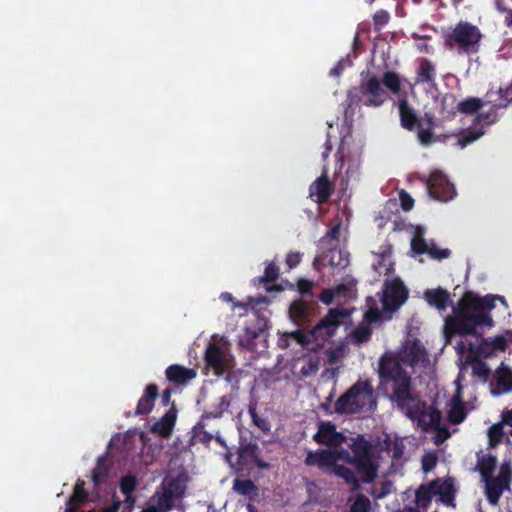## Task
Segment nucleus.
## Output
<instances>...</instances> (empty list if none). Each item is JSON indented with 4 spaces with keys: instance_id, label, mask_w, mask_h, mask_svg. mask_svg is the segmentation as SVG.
Masks as SVG:
<instances>
[{
    "instance_id": "58836bf2",
    "label": "nucleus",
    "mask_w": 512,
    "mask_h": 512,
    "mask_svg": "<svg viewBox=\"0 0 512 512\" xmlns=\"http://www.w3.org/2000/svg\"><path fill=\"white\" fill-rule=\"evenodd\" d=\"M417 132V138L419 142L424 145H430L435 141L434 133L432 128L423 127L422 122L419 123Z\"/></svg>"
},
{
    "instance_id": "338daca9",
    "label": "nucleus",
    "mask_w": 512,
    "mask_h": 512,
    "mask_svg": "<svg viewBox=\"0 0 512 512\" xmlns=\"http://www.w3.org/2000/svg\"><path fill=\"white\" fill-rule=\"evenodd\" d=\"M194 431L197 435H202L201 440L205 443H209L212 440V435L204 429H197L194 427Z\"/></svg>"
},
{
    "instance_id": "37998d69",
    "label": "nucleus",
    "mask_w": 512,
    "mask_h": 512,
    "mask_svg": "<svg viewBox=\"0 0 512 512\" xmlns=\"http://www.w3.org/2000/svg\"><path fill=\"white\" fill-rule=\"evenodd\" d=\"M449 421L453 424H460L466 418V411L462 404L454 405L448 414Z\"/></svg>"
},
{
    "instance_id": "864d4df0",
    "label": "nucleus",
    "mask_w": 512,
    "mask_h": 512,
    "mask_svg": "<svg viewBox=\"0 0 512 512\" xmlns=\"http://www.w3.org/2000/svg\"><path fill=\"white\" fill-rule=\"evenodd\" d=\"M512 470L509 462L503 463L500 466L499 475L496 477L498 480L502 481L504 484L510 485Z\"/></svg>"
},
{
    "instance_id": "ea45409f",
    "label": "nucleus",
    "mask_w": 512,
    "mask_h": 512,
    "mask_svg": "<svg viewBox=\"0 0 512 512\" xmlns=\"http://www.w3.org/2000/svg\"><path fill=\"white\" fill-rule=\"evenodd\" d=\"M311 334V330H296L291 332L289 337L294 339L297 343L306 346L314 342V338Z\"/></svg>"
},
{
    "instance_id": "5701e85b",
    "label": "nucleus",
    "mask_w": 512,
    "mask_h": 512,
    "mask_svg": "<svg viewBox=\"0 0 512 512\" xmlns=\"http://www.w3.org/2000/svg\"><path fill=\"white\" fill-rule=\"evenodd\" d=\"M230 406V401L227 396L220 397L218 405L209 411H205L198 423L196 424L197 429H204L206 427V420L209 419H218L221 418L226 410H228Z\"/></svg>"
},
{
    "instance_id": "6e6d98bb",
    "label": "nucleus",
    "mask_w": 512,
    "mask_h": 512,
    "mask_svg": "<svg viewBox=\"0 0 512 512\" xmlns=\"http://www.w3.org/2000/svg\"><path fill=\"white\" fill-rule=\"evenodd\" d=\"M382 318V313L377 307H369L365 312L364 319L367 323H376Z\"/></svg>"
},
{
    "instance_id": "c85d7f7f",
    "label": "nucleus",
    "mask_w": 512,
    "mask_h": 512,
    "mask_svg": "<svg viewBox=\"0 0 512 512\" xmlns=\"http://www.w3.org/2000/svg\"><path fill=\"white\" fill-rule=\"evenodd\" d=\"M496 467L497 459L491 454L484 455L478 459L477 468L483 480L493 477Z\"/></svg>"
},
{
    "instance_id": "aec40b11",
    "label": "nucleus",
    "mask_w": 512,
    "mask_h": 512,
    "mask_svg": "<svg viewBox=\"0 0 512 512\" xmlns=\"http://www.w3.org/2000/svg\"><path fill=\"white\" fill-rule=\"evenodd\" d=\"M512 390V370L509 367L502 366L496 371L495 388L492 390L494 395L507 393Z\"/></svg>"
},
{
    "instance_id": "603ef678",
    "label": "nucleus",
    "mask_w": 512,
    "mask_h": 512,
    "mask_svg": "<svg viewBox=\"0 0 512 512\" xmlns=\"http://www.w3.org/2000/svg\"><path fill=\"white\" fill-rule=\"evenodd\" d=\"M399 200L401 208L406 212L410 211L414 206V199L405 190L400 191Z\"/></svg>"
},
{
    "instance_id": "393cba45",
    "label": "nucleus",
    "mask_w": 512,
    "mask_h": 512,
    "mask_svg": "<svg viewBox=\"0 0 512 512\" xmlns=\"http://www.w3.org/2000/svg\"><path fill=\"white\" fill-rule=\"evenodd\" d=\"M87 497L88 494L85 490V482L79 479L76 482L73 494L67 503V512H76L80 505L87 500Z\"/></svg>"
},
{
    "instance_id": "6ab92c4d",
    "label": "nucleus",
    "mask_w": 512,
    "mask_h": 512,
    "mask_svg": "<svg viewBox=\"0 0 512 512\" xmlns=\"http://www.w3.org/2000/svg\"><path fill=\"white\" fill-rule=\"evenodd\" d=\"M401 126L409 131L414 130L418 124V117L412 107L408 104L407 98L403 97L398 101Z\"/></svg>"
},
{
    "instance_id": "e2e57ef3",
    "label": "nucleus",
    "mask_w": 512,
    "mask_h": 512,
    "mask_svg": "<svg viewBox=\"0 0 512 512\" xmlns=\"http://www.w3.org/2000/svg\"><path fill=\"white\" fill-rule=\"evenodd\" d=\"M336 297H346L350 292V287L347 284L341 283L333 288Z\"/></svg>"
},
{
    "instance_id": "473e14b6",
    "label": "nucleus",
    "mask_w": 512,
    "mask_h": 512,
    "mask_svg": "<svg viewBox=\"0 0 512 512\" xmlns=\"http://www.w3.org/2000/svg\"><path fill=\"white\" fill-rule=\"evenodd\" d=\"M257 401H250L248 405V413L251 417L252 423L260 429L263 433H269L271 429V425L269 421L265 418H262L257 413Z\"/></svg>"
},
{
    "instance_id": "de8ad7c7",
    "label": "nucleus",
    "mask_w": 512,
    "mask_h": 512,
    "mask_svg": "<svg viewBox=\"0 0 512 512\" xmlns=\"http://www.w3.org/2000/svg\"><path fill=\"white\" fill-rule=\"evenodd\" d=\"M503 436L502 424H494L489 428V443L490 446H496L500 443Z\"/></svg>"
},
{
    "instance_id": "a211bd4d",
    "label": "nucleus",
    "mask_w": 512,
    "mask_h": 512,
    "mask_svg": "<svg viewBox=\"0 0 512 512\" xmlns=\"http://www.w3.org/2000/svg\"><path fill=\"white\" fill-rule=\"evenodd\" d=\"M158 395V387L156 384H149L144 391V394L139 399L135 411V415H147L153 407L154 401Z\"/></svg>"
},
{
    "instance_id": "49530a36",
    "label": "nucleus",
    "mask_w": 512,
    "mask_h": 512,
    "mask_svg": "<svg viewBox=\"0 0 512 512\" xmlns=\"http://www.w3.org/2000/svg\"><path fill=\"white\" fill-rule=\"evenodd\" d=\"M482 343L488 344V340L482 339ZM489 345H491L492 351H501V352L506 351V349L508 347L506 338L501 335L491 338Z\"/></svg>"
},
{
    "instance_id": "680f3d73",
    "label": "nucleus",
    "mask_w": 512,
    "mask_h": 512,
    "mask_svg": "<svg viewBox=\"0 0 512 512\" xmlns=\"http://www.w3.org/2000/svg\"><path fill=\"white\" fill-rule=\"evenodd\" d=\"M389 14L387 11L385 10H379L377 11L375 14H374V24L375 25H379V26H383L385 24L388 23L389 21Z\"/></svg>"
},
{
    "instance_id": "b1692460",
    "label": "nucleus",
    "mask_w": 512,
    "mask_h": 512,
    "mask_svg": "<svg viewBox=\"0 0 512 512\" xmlns=\"http://www.w3.org/2000/svg\"><path fill=\"white\" fill-rule=\"evenodd\" d=\"M417 79L419 83L434 85L436 80L435 65L428 59H422L417 69Z\"/></svg>"
},
{
    "instance_id": "6e6552de",
    "label": "nucleus",
    "mask_w": 512,
    "mask_h": 512,
    "mask_svg": "<svg viewBox=\"0 0 512 512\" xmlns=\"http://www.w3.org/2000/svg\"><path fill=\"white\" fill-rule=\"evenodd\" d=\"M348 316L345 309L332 308L311 330L314 342H325L336 334L342 321Z\"/></svg>"
},
{
    "instance_id": "e433bc0d",
    "label": "nucleus",
    "mask_w": 512,
    "mask_h": 512,
    "mask_svg": "<svg viewBox=\"0 0 512 512\" xmlns=\"http://www.w3.org/2000/svg\"><path fill=\"white\" fill-rule=\"evenodd\" d=\"M383 85L393 94H398L401 90V80L399 75L394 71H387L382 77Z\"/></svg>"
},
{
    "instance_id": "7c9ffc66",
    "label": "nucleus",
    "mask_w": 512,
    "mask_h": 512,
    "mask_svg": "<svg viewBox=\"0 0 512 512\" xmlns=\"http://www.w3.org/2000/svg\"><path fill=\"white\" fill-rule=\"evenodd\" d=\"M485 133L483 128L480 129H474V128H467L462 130L457 135V145L460 148H465L467 145L473 143L474 141L478 140L481 136H483Z\"/></svg>"
},
{
    "instance_id": "69168bd1",
    "label": "nucleus",
    "mask_w": 512,
    "mask_h": 512,
    "mask_svg": "<svg viewBox=\"0 0 512 512\" xmlns=\"http://www.w3.org/2000/svg\"><path fill=\"white\" fill-rule=\"evenodd\" d=\"M392 483L390 481H385L382 483L381 491L376 496V498H383L391 492Z\"/></svg>"
},
{
    "instance_id": "a878e982",
    "label": "nucleus",
    "mask_w": 512,
    "mask_h": 512,
    "mask_svg": "<svg viewBox=\"0 0 512 512\" xmlns=\"http://www.w3.org/2000/svg\"><path fill=\"white\" fill-rule=\"evenodd\" d=\"M291 319L297 323H305L310 319V307L303 300H295L289 307Z\"/></svg>"
},
{
    "instance_id": "5fc2aeb1",
    "label": "nucleus",
    "mask_w": 512,
    "mask_h": 512,
    "mask_svg": "<svg viewBox=\"0 0 512 512\" xmlns=\"http://www.w3.org/2000/svg\"><path fill=\"white\" fill-rule=\"evenodd\" d=\"M344 357V349L342 346L331 348L327 351V358L330 364H336Z\"/></svg>"
},
{
    "instance_id": "09e8293b",
    "label": "nucleus",
    "mask_w": 512,
    "mask_h": 512,
    "mask_svg": "<svg viewBox=\"0 0 512 512\" xmlns=\"http://www.w3.org/2000/svg\"><path fill=\"white\" fill-rule=\"evenodd\" d=\"M427 254L432 259L443 260L450 256L451 251L447 248L440 249L436 246V244L432 243L427 251Z\"/></svg>"
},
{
    "instance_id": "f03ea898",
    "label": "nucleus",
    "mask_w": 512,
    "mask_h": 512,
    "mask_svg": "<svg viewBox=\"0 0 512 512\" xmlns=\"http://www.w3.org/2000/svg\"><path fill=\"white\" fill-rule=\"evenodd\" d=\"M380 387L384 394L409 417L418 407L419 397L412 389L411 377L395 355L384 354L379 360Z\"/></svg>"
},
{
    "instance_id": "4c0bfd02",
    "label": "nucleus",
    "mask_w": 512,
    "mask_h": 512,
    "mask_svg": "<svg viewBox=\"0 0 512 512\" xmlns=\"http://www.w3.org/2000/svg\"><path fill=\"white\" fill-rule=\"evenodd\" d=\"M372 335V329L368 324H360L353 332L352 337L358 344L365 343L370 340Z\"/></svg>"
},
{
    "instance_id": "7ed1b4c3",
    "label": "nucleus",
    "mask_w": 512,
    "mask_h": 512,
    "mask_svg": "<svg viewBox=\"0 0 512 512\" xmlns=\"http://www.w3.org/2000/svg\"><path fill=\"white\" fill-rule=\"evenodd\" d=\"M376 406L371 380H357L334 404V412L340 415H354Z\"/></svg>"
},
{
    "instance_id": "4be33fe9",
    "label": "nucleus",
    "mask_w": 512,
    "mask_h": 512,
    "mask_svg": "<svg viewBox=\"0 0 512 512\" xmlns=\"http://www.w3.org/2000/svg\"><path fill=\"white\" fill-rule=\"evenodd\" d=\"M176 421V414L172 411L165 413L157 422L152 426V432L158 434L163 438L170 437Z\"/></svg>"
},
{
    "instance_id": "79ce46f5",
    "label": "nucleus",
    "mask_w": 512,
    "mask_h": 512,
    "mask_svg": "<svg viewBox=\"0 0 512 512\" xmlns=\"http://www.w3.org/2000/svg\"><path fill=\"white\" fill-rule=\"evenodd\" d=\"M371 509V502L369 498L363 494L356 497L351 506V512H369Z\"/></svg>"
},
{
    "instance_id": "f3484780",
    "label": "nucleus",
    "mask_w": 512,
    "mask_h": 512,
    "mask_svg": "<svg viewBox=\"0 0 512 512\" xmlns=\"http://www.w3.org/2000/svg\"><path fill=\"white\" fill-rule=\"evenodd\" d=\"M424 299L430 306L444 311L451 304L450 294L442 288L428 289L424 292Z\"/></svg>"
},
{
    "instance_id": "0e129e2a",
    "label": "nucleus",
    "mask_w": 512,
    "mask_h": 512,
    "mask_svg": "<svg viewBox=\"0 0 512 512\" xmlns=\"http://www.w3.org/2000/svg\"><path fill=\"white\" fill-rule=\"evenodd\" d=\"M420 122H422L423 127L426 126V128H432L433 129L434 126H435V123H436V118L432 114L425 113L424 117L421 120H418V124Z\"/></svg>"
},
{
    "instance_id": "f8f14e48",
    "label": "nucleus",
    "mask_w": 512,
    "mask_h": 512,
    "mask_svg": "<svg viewBox=\"0 0 512 512\" xmlns=\"http://www.w3.org/2000/svg\"><path fill=\"white\" fill-rule=\"evenodd\" d=\"M334 184L329 180L327 170L323 169L321 176H319L309 187V195L315 198L318 204L326 203L334 193Z\"/></svg>"
},
{
    "instance_id": "052dcab7",
    "label": "nucleus",
    "mask_w": 512,
    "mask_h": 512,
    "mask_svg": "<svg viewBox=\"0 0 512 512\" xmlns=\"http://www.w3.org/2000/svg\"><path fill=\"white\" fill-rule=\"evenodd\" d=\"M336 297L333 288L324 289L319 295V300L325 305L332 304L334 298Z\"/></svg>"
},
{
    "instance_id": "13d9d810",
    "label": "nucleus",
    "mask_w": 512,
    "mask_h": 512,
    "mask_svg": "<svg viewBox=\"0 0 512 512\" xmlns=\"http://www.w3.org/2000/svg\"><path fill=\"white\" fill-rule=\"evenodd\" d=\"M313 281L309 279L301 278L297 281V288L300 294L307 295L311 293V290L313 288Z\"/></svg>"
},
{
    "instance_id": "9b49d317",
    "label": "nucleus",
    "mask_w": 512,
    "mask_h": 512,
    "mask_svg": "<svg viewBox=\"0 0 512 512\" xmlns=\"http://www.w3.org/2000/svg\"><path fill=\"white\" fill-rule=\"evenodd\" d=\"M341 458V453L337 451L319 449L309 451L304 460L307 466H317L320 469H333L336 462Z\"/></svg>"
},
{
    "instance_id": "4468645a",
    "label": "nucleus",
    "mask_w": 512,
    "mask_h": 512,
    "mask_svg": "<svg viewBox=\"0 0 512 512\" xmlns=\"http://www.w3.org/2000/svg\"><path fill=\"white\" fill-rule=\"evenodd\" d=\"M164 492L159 500L160 506H165L167 509H171L173 500L181 499L185 495V485L179 477L165 480L163 482Z\"/></svg>"
},
{
    "instance_id": "dca6fc26",
    "label": "nucleus",
    "mask_w": 512,
    "mask_h": 512,
    "mask_svg": "<svg viewBox=\"0 0 512 512\" xmlns=\"http://www.w3.org/2000/svg\"><path fill=\"white\" fill-rule=\"evenodd\" d=\"M166 378L175 384H185L197 376L193 368H186L178 364H172L165 371Z\"/></svg>"
},
{
    "instance_id": "f257e3e1",
    "label": "nucleus",
    "mask_w": 512,
    "mask_h": 512,
    "mask_svg": "<svg viewBox=\"0 0 512 512\" xmlns=\"http://www.w3.org/2000/svg\"><path fill=\"white\" fill-rule=\"evenodd\" d=\"M499 299L505 302L504 297L486 295L480 297L473 292H467L453 307L452 315L445 319V337L450 340L452 337L480 335L477 332L479 327H492L494 321L490 311L495 307V301Z\"/></svg>"
},
{
    "instance_id": "72a5a7b5",
    "label": "nucleus",
    "mask_w": 512,
    "mask_h": 512,
    "mask_svg": "<svg viewBox=\"0 0 512 512\" xmlns=\"http://www.w3.org/2000/svg\"><path fill=\"white\" fill-rule=\"evenodd\" d=\"M484 105V102L480 98L468 97L458 103L457 109L459 112L472 115L478 112Z\"/></svg>"
},
{
    "instance_id": "0eeeda50",
    "label": "nucleus",
    "mask_w": 512,
    "mask_h": 512,
    "mask_svg": "<svg viewBox=\"0 0 512 512\" xmlns=\"http://www.w3.org/2000/svg\"><path fill=\"white\" fill-rule=\"evenodd\" d=\"M205 366L216 376L230 372L235 366L234 357L229 349L216 343H209L204 355Z\"/></svg>"
},
{
    "instance_id": "f704fd0d",
    "label": "nucleus",
    "mask_w": 512,
    "mask_h": 512,
    "mask_svg": "<svg viewBox=\"0 0 512 512\" xmlns=\"http://www.w3.org/2000/svg\"><path fill=\"white\" fill-rule=\"evenodd\" d=\"M233 489L240 495H251L256 494L258 491V487L255 483L250 479L241 480L236 478L233 482Z\"/></svg>"
},
{
    "instance_id": "2eb2a0df",
    "label": "nucleus",
    "mask_w": 512,
    "mask_h": 512,
    "mask_svg": "<svg viewBox=\"0 0 512 512\" xmlns=\"http://www.w3.org/2000/svg\"><path fill=\"white\" fill-rule=\"evenodd\" d=\"M486 102L491 103L492 107L488 112L479 113L475 119V123L486 122L487 124H493L497 121V111L499 109H505L506 107H498L497 104L502 103V98L497 91L490 89L486 95Z\"/></svg>"
},
{
    "instance_id": "1a4fd4ad",
    "label": "nucleus",
    "mask_w": 512,
    "mask_h": 512,
    "mask_svg": "<svg viewBox=\"0 0 512 512\" xmlns=\"http://www.w3.org/2000/svg\"><path fill=\"white\" fill-rule=\"evenodd\" d=\"M407 298L408 290L399 278L385 281L381 297L382 306L385 311H396L405 303Z\"/></svg>"
},
{
    "instance_id": "3c124183",
    "label": "nucleus",
    "mask_w": 512,
    "mask_h": 512,
    "mask_svg": "<svg viewBox=\"0 0 512 512\" xmlns=\"http://www.w3.org/2000/svg\"><path fill=\"white\" fill-rule=\"evenodd\" d=\"M107 477V470L102 464V460L99 459L97 462V466L94 468L92 472V480L95 485H98Z\"/></svg>"
},
{
    "instance_id": "a18cd8bd",
    "label": "nucleus",
    "mask_w": 512,
    "mask_h": 512,
    "mask_svg": "<svg viewBox=\"0 0 512 512\" xmlns=\"http://www.w3.org/2000/svg\"><path fill=\"white\" fill-rule=\"evenodd\" d=\"M220 299L224 302H231L232 303V310H235L236 307H240L244 310H247L248 304L244 302L236 301L233 295L229 292H223L220 294ZM258 302H255L253 298H250L249 306H254Z\"/></svg>"
},
{
    "instance_id": "ddd939ff",
    "label": "nucleus",
    "mask_w": 512,
    "mask_h": 512,
    "mask_svg": "<svg viewBox=\"0 0 512 512\" xmlns=\"http://www.w3.org/2000/svg\"><path fill=\"white\" fill-rule=\"evenodd\" d=\"M313 439L318 444L326 446H339L344 442V435L336 431V427L330 421L320 422L317 433Z\"/></svg>"
},
{
    "instance_id": "cd10ccee",
    "label": "nucleus",
    "mask_w": 512,
    "mask_h": 512,
    "mask_svg": "<svg viewBox=\"0 0 512 512\" xmlns=\"http://www.w3.org/2000/svg\"><path fill=\"white\" fill-rule=\"evenodd\" d=\"M332 268L344 269L349 265V255L341 249H330L323 255Z\"/></svg>"
},
{
    "instance_id": "2f4dec72",
    "label": "nucleus",
    "mask_w": 512,
    "mask_h": 512,
    "mask_svg": "<svg viewBox=\"0 0 512 512\" xmlns=\"http://www.w3.org/2000/svg\"><path fill=\"white\" fill-rule=\"evenodd\" d=\"M435 482H431L430 484L421 485L415 493L416 503L420 507H427L434 493Z\"/></svg>"
},
{
    "instance_id": "423d86ee",
    "label": "nucleus",
    "mask_w": 512,
    "mask_h": 512,
    "mask_svg": "<svg viewBox=\"0 0 512 512\" xmlns=\"http://www.w3.org/2000/svg\"><path fill=\"white\" fill-rule=\"evenodd\" d=\"M388 99V94L382 88L379 79L373 75L358 87L349 90L347 101L350 107H379Z\"/></svg>"
},
{
    "instance_id": "8fccbe9b",
    "label": "nucleus",
    "mask_w": 512,
    "mask_h": 512,
    "mask_svg": "<svg viewBox=\"0 0 512 512\" xmlns=\"http://www.w3.org/2000/svg\"><path fill=\"white\" fill-rule=\"evenodd\" d=\"M258 445L256 443H248L240 448L239 451V457L240 458H250L251 460L253 458H256V455L258 454Z\"/></svg>"
},
{
    "instance_id": "9d476101",
    "label": "nucleus",
    "mask_w": 512,
    "mask_h": 512,
    "mask_svg": "<svg viewBox=\"0 0 512 512\" xmlns=\"http://www.w3.org/2000/svg\"><path fill=\"white\" fill-rule=\"evenodd\" d=\"M426 186L429 196L441 202L452 200L456 194L454 185L442 172L437 170L430 173Z\"/></svg>"
},
{
    "instance_id": "c03bdc74",
    "label": "nucleus",
    "mask_w": 512,
    "mask_h": 512,
    "mask_svg": "<svg viewBox=\"0 0 512 512\" xmlns=\"http://www.w3.org/2000/svg\"><path fill=\"white\" fill-rule=\"evenodd\" d=\"M279 277V269L273 262L269 263L264 270V275L260 281L265 283L275 282Z\"/></svg>"
},
{
    "instance_id": "bb28decb",
    "label": "nucleus",
    "mask_w": 512,
    "mask_h": 512,
    "mask_svg": "<svg viewBox=\"0 0 512 512\" xmlns=\"http://www.w3.org/2000/svg\"><path fill=\"white\" fill-rule=\"evenodd\" d=\"M138 485V481L136 476L134 475H126L120 480V491L123 495H125L124 502L132 507L135 503V499L133 497V492L136 490Z\"/></svg>"
},
{
    "instance_id": "c9c22d12",
    "label": "nucleus",
    "mask_w": 512,
    "mask_h": 512,
    "mask_svg": "<svg viewBox=\"0 0 512 512\" xmlns=\"http://www.w3.org/2000/svg\"><path fill=\"white\" fill-rule=\"evenodd\" d=\"M430 245L427 244L423 237V231L421 228H417L414 237L411 240V249L418 255L427 254Z\"/></svg>"
},
{
    "instance_id": "bf43d9fd",
    "label": "nucleus",
    "mask_w": 512,
    "mask_h": 512,
    "mask_svg": "<svg viewBox=\"0 0 512 512\" xmlns=\"http://www.w3.org/2000/svg\"><path fill=\"white\" fill-rule=\"evenodd\" d=\"M302 260V254L299 252H290L286 257V264L289 269H293L300 264Z\"/></svg>"
},
{
    "instance_id": "412c9836",
    "label": "nucleus",
    "mask_w": 512,
    "mask_h": 512,
    "mask_svg": "<svg viewBox=\"0 0 512 512\" xmlns=\"http://www.w3.org/2000/svg\"><path fill=\"white\" fill-rule=\"evenodd\" d=\"M485 482V494L488 502L492 505H496L505 489L509 488V485L504 484L502 481L495 477L484 479Z\"/></svg>"
},
{
    "instance_id": "4d7b16f0",
    "label": "nucleus",
    "mask_w": 512,
    "mask_h": 512,
    "mask_svg": "<svg viewBox=\"0 0 512 512\" xmlns=\"http://www.w3.org/2000/svg\"><path fill=\"white\" fill-rule=\"evenodd\" d=\"M422 469L425 472L432 470L437 464V457L435 454L427 453L422 457Z\"/></svg>"
},
{
    "instance_id": "c756f323",
    "label": "nucleus",
    "mask_w": 512,
    "mask_h": 512,
    "mask_svg": "<svg viewBox=\"0 0 512 512\" xmlns=\"http://www.w3.org/2000/svg\"><path fill=\"white\" fill-rule=\"evenodd\" d=\"M331 472L342 478L347 484L351 485L353 490H357L359 488V479L355 472L350 468L336 463Z\"/></svg>"
},
{
    "instance_id": "774afa93",
    "label": "nucleus",
    "mask_w": 512,
    "mask_h": 512,
    "mask_svg": "<svg viewBox=\"0 0 512 512\" xmlns=\"http://www.w3.org/2000/svg\"><path fill=\"white\" fill-rule=\"evenodd\" d=\"M503 14H505L504 17V23L507 27L512 28V9H508Z\"/></svg>"
},
{
    "instance_id": "39448f33",
    "label": "nucleus",
    "mask_w": 512,
    "mask_h": 512,
    "mask_svg": "<svg viewBox=\"0 0 512 512\" xmlns=\"http://www.w3.org/2000/svg\"><path fill=\"white\" fill-rule=\"evenodd\" d=\"M481 39L482 33L477 26L460 21L445 34L444 44L448 49H457L460 54H472L479 50Z\"/></svg>"
},
{
    "instance_id": "a19ab883",
    "label": "nucleus",
    "mask_w": 512,
    "mask_h": 512,
    "mask_svg": "<svg viewBox=\"0 0 512 512\" xmlns=\"http://www.w3.org/2000/svg\"><path fill=\"white\" fill-rule=\"evenodd\" d=\"M434 493L439 494L444 502H449L454 497L453 485L448 482H444L441 485L435 484Z\"/></svg>"
},
{
    "instance_id": "20e7f679",
    "label": "nucleus",
    "mask_w": 512,
    "mask_h": 512,
    "mask_svg": "<svg viewBox=\"0 0 512 512\" xmlns=\"http://www.w3.org/2000/svg\"><path fill=\"white\" fill-rule=\"evenodd\" d=\"M351 454L341 453V458L352 464L360 480L364 483H372L377 477L378 463L373 458L372 445L362 435L353 439L350 445Z\"/></svg>"
}]
</instances>
